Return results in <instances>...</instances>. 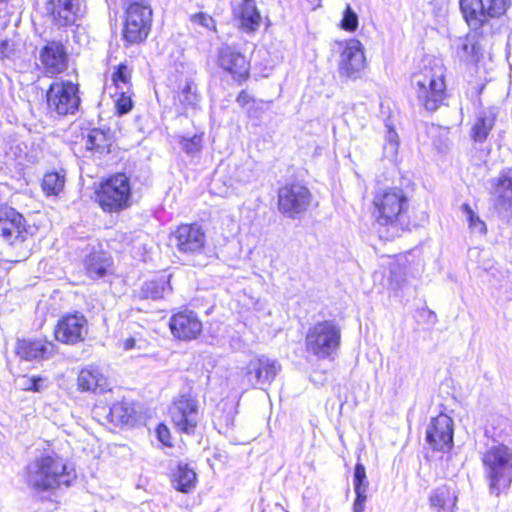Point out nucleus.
I'll use <instances>...</instances> for the list:
<instances>
[{
	"mask_svg": "<svg viewBox=\"0 0 512 512\" xmlns=\"http://www.w3.org/2000/svg\"><path fill=\"white\" fill-rule=\"evenodd\" d=\"M375 222L379 226V237L392 240L408 227L409 199L406 193L397 187L380 189L373 198Z\"/></svg>",
	"mask_w": 512,
	"mask_h": 512,
	"instance_id": "1",
	"label": "nucleus"
},
{
	"mask_svg": "<svg viewBox=\"0 0 512 512\" xmlns=\"http://www.w3.org/2000/svg\"><path fill=\"white\" fill-rule=\"evenodd\" d=\"M481 461L489 494L499 497L507 493L512 484V447L493 444L482 453Z\"/></svg>",
	"mask_w": 512,
	"mask_h": 512,
	"instance_id": "2",
	"label": "nucleus"
},
{
	"mask_svg": "<svg viewBox=\"0 0 512 512\" xmlns=\"http://www.w3.org/2000/svg\"><path fill=\"white\" fill-rule=\"evenodd\" d=\"M66 464L57 455H45L29 465L27 481L38 490H48L60 485H70L71 475Z\"/></svg>",
	"mask_w": 512,
	"mask_h": 512,
	"instance_id": "3",
	"label": "nucleus"
},
{
	"mask_svg": "<svg viewBox=\"0 0 512 512\" xmlns=\"http://www.w3.org/2000/svg\"><path fill=\"white\" fill-rule=\"evenodd\" d=\"M36 228L28 225L24 216L12 207L0 208V237L19 250L25 259L31 250V238Z\"/></svg>",
	"mask_w": 512,
	"mask_h": 512,
	"instance_id": "4",
	"label": "nucleus"
},
{
	"mask_svg": "<svg viewBox=\"0 0 512 512\" xmlns=\"http://www.w3.org/2000/svg\"><path fill=\"white\" fill-rule=\"evenodd\" d=\"M97 201L106 212H119L131 205V186L128 176L116 173L100 184Z\"/></svg>",
	"mask_w": 512,
	"mask_h": 512,
	"instance_id": "5",
	"label": "nucleus"
},
{
	"mask_svg": "<svg viewBox=\"0 0 512 512\" xmlns=\"http://www.w3.org/2000/svg\"><path fill=\"white\" fill-rule=\"evenodd\" d=\"M152 22V9L145 0H135L126 8V19L123 29V38L130 44L144 41Z\"/></svg>",
	"mask_w": 512,
	"mask_h": 512,
	"instance_id": "6",
	"label": "nucleus"
},
{
	"mask_svg": "<svg viewBox=\"0 0 512 512\" xmlns=\"http://www.w3.org/2000/svg\"><path fill=\"white\" fill-rule=\"evenodd\" d=\"M340 328L331 320L316 323L306 335L307 350L318 358L329 357L340 345Z\"/></svg>",
	"mask_w": 512,
	"mask_h": 512,
	"instance_id": "7",
	"label": "nucleus"
},
{
	"mask_svg": "<svg viewBox=\"0 0 512 512\" xmlns=\"http://www.w3.org/2000/svg\"><path fill=\"white\" fill-rule=\"evenodd\" d=\"M169 415L174 429L178 433L191 436L200 421L198 400L189 394L176 398L169 408Z\"/></svg>",
	"mask_w": 512,
	"mask_h": 512,
	"instance_id": "8",
	"label": "nucleus"
},
{
	"mask_svg": "<svg viewBox=\"0 0 512 512\" xmlns=\"http://www.w3.org/2000/svg\"><path fill=\"white\" fill-rule=\"evenodd\" d=\"M47 107L58 115L74 114L80 104L78 86L71 81H55L46 93Z\"/></svg>",
	"mask_w": 512,
	"mask_h": 512,
	"instance_id": "9",
	"label": "nucleus"
},
{
	"mask_svg": "<svg viewBox=\"0 0 512 512\" xmlns=\"http://www.w3.org/2000/svg\"><path fill=\"white\" fill-rule=\"evenodd\" d=\"M311 197L307 187L297 183L286 184L278 190V210L288 218H299L307 211Z\"/></svg>",
	"mask_w": 512,
	"mask_h": 512,
	"instance_id": "10",
	"label": "nucleus"
},
{
	"mask_svg": "<svg viewBox=\"0 0 512 512\" xmlns=\"http://www.w3.org/2000/svg\"><path fill=\"white\" fill-rule=\"evenodd\" d=\"M417 97L428 111H435L446 97V85L443 75L432 70L426 71L416 80Z\"/></svg>",
	"mask_w": 512,
	"mask_h": 512,
	"instance_id": "11",
	"label": "nucleus"
},
{
	"mask_svg": "<svg viewBox=\"0 0 512 512\" xmlns=\"http://www.w3.org/2000/svg\"><path fill=\"white\" fill-rule=\"evenodd\" d=\"M171 241L178 252L183 254H197L203 250L206 236L199 225L183 224L172 233Z\"/></svg>",
	"mask_w": 512,
	"mask_h": 512,
	"instance_id": "12",
	"label": "nucleus"
},
{
	"mask_svg": "<svg viewBox=\"0 0 512 512\" xmlns=\"http://www.w3.org/2000/svg\"><path fill=\"white\" fill-rule=\"evenodd\" d=\"M169 328L175 339L189 342L198 338L203 325L194 311L185 309L170 317Z\"/></svg>",
	"mask_w": 512,
	"mask_h": 512,
	"instance_id": "13",
	"label": "nucleus"
},
{
	"mask_svg": "<svg viewBox=\"0 0 512 512\" xmlns=\"http://www.w3.org/2000/svg\"><path fill=\"white\" fill-rule=\"evenodd\" d=\"M426 441L434 450L450 451L453 447V420L446 414L432 418L426 430Z\"/></svg>",
	"mask_w": 512,
	"mask_h": 512,
	"instance_id": "14",
	"label": "nucleus"
},
{
	"mask_svg": "<svg viewBox=\"0 0 512 512\" xmlns=\"http://www.w3.org/2000/svg\"><path fill=\"white\" fill-rule=\"evenodd\" d=\"M364 67L365 55L362 44L356 39L347 41L340 54V76L355 80L360 77Z\"/></svg>",
	"mask_w": 512,
	"mask_h": 512,
	"instance_id": "15",
	"label": "nucleus"
},
{
	"mask_svg": "<svg viewBox=\"0 0 512 512\" xmlns=\"http://www.w3.org/2000/svg\"><path fill=\"white\" fill-rule=\"evenodd\" d=\"M280 369L278 361L260 356L250 360L245 377L249 386L263 388L272 383Z\"/></svg>",
	"mask_w": 512,
	"mask_h": 512,
	"instance_id": "16",
	"label": "nucleus"
},
{
	"mask_svg": "<svg viewBox=\"0 0 512 512\" xmlns=\"http://www.w3.org/2000/svg\"><path fill=\"white\" fill-rule=\"evenodd\" d=\"M87 332L86 318L81 314H71L59 319L54 334L62 343L76 344L84 340Z\"/></svg>",
	"mask_w": 512,
	"mask_h": 512,
	"instance_id": "17",
	"label": "nucleus"
},
{
	"mask_svg": "<svg viewBox=\"0 0 512 512\" xmlns=\"http://www.w3.org/2000/svg\"><path fill=\"white\" fill-rule=\"evenodd\" d=\"M39 58L47 75L54 76L67 69L68 54L65 46L60 42H48L41 49Z\"/></svg>",
	"mask_w": 512,
	"mask_h": 512,
	"instance_id": "18",
	"label": "nucleus"
},
{
	"mask_svg": "<svg viewBox=\"0 0 512 512\" xmlns=\"http://www.w3.org/2000/svg\"><path fill=\"white\" fill-rule=\"evenodd\" d=\"M46 9L59 27L75 24L82 15L80 0H49Z\"/></svg>",
	"mask_w": 512,
	"mask_h": 512,
	"instance_id": "19",
	"label": "nucleus"
},
{
	"mask_svg": "<svg viewBox=\"0 0 512 512\" xmlns=\"http://www.w3.org/2000/svg\"><path fill=\"white\" fill-rule=\"evenodd\" d=\"M218 64L237 81L245 80L249 75V63L245 56L230 46L220 48Z\"/></svg>",
	"mask_w": 512,
	"mask_h": 512,
	"instance_id": "20",
	"label": "nucleus"
},
{
	"mask_svg": "<svg viewBox=\"0 0 512 512\" xmlns=\"http://www.w3.org/2000/svg\"><path fill=\"white\" fill-rule=\"evenodd\" d=\"M16 352L21 359L27 361L48 359L56 353V345L43 339L19 340Z\"/></svg>",
	"mask_w": 512,
	"mask_h": 512,
	"instance_id": "21",
	"label": "nucleus"
},
{
	"mask_svg": "<svg viewBox=\"0 0 512 512\" xmlns=\"http://www.w3.org/2000/svg\"><path fill=\"white\" fill-rule=\"evenodd\" d=\"M495 206L499 211H512V176L503 173L492 181Z\"/></svg>",
	"mask_w": 512,
	"mask_h": 512,
	"instance_id": "22",
	"label": "nucleus"
},
{
	"mask_svg": "<svg viewBox=\"0 0 512 512\" xmlns=\"http://www.w3.org/2000/svg\"><path fill=\"white\" fill-rule=\"evenodd\" d=\"M484 4V0H460V10L470 27L477 29L491 18Z\"/></svg>",
	"mask_w": 512,
	"mask_h": 512,
	"instance_id": "23",
	"label": "nucleus"
},
{
	"mask_svg": "<svg viewBox=\"0 0 512 512\" xmlns=\"http://www.w3.org/2000/svg\"><path fill=\"white\" fill-rule=\"evenodd\" d=\"M77 384L81 391L103 392L108 388L107 378L94 366H88L79 372Z\"/></svg>",
	"mask_w": 512,
	"mask_h": 512,
	"instance_id": "24",
	"label": "nucleus"
},
{
	"mask_svg": "<svg viewBox=\"0 0 512 512\" xmlns=\"http://www.w3.org/2000/svg\"><path fill=\"white\" fill-rule=\"evenodd\" d=\"M496 112L493 108L481 110L475 118L471 128V138L475 142L483 143L495 125Z\"/></svg>",
	"mask_w": 512,
	"mask_h": 512,
	"instance_id": "25",
	"label": "nucleus"
},
{
	"mask_svg": "<svg viewBox=\"0 0 512 512\" xmlns=\"http://www.w3.org/2000/svg\"><path fill=\"white\" fill-rule=\"evenodd\" d=\"M235 17L240 21L243 30L256 31L261 22L260 13L254 0H243L234 11Z\"/></svg>",
	"mask_w": 512,
	"mask_h": 512,
	"instance_id": "26",
	"label": "nucleus"
},
{
	"mask_svg": "<svg viewBox=\"0 0 512 512\" xmlns=\"http://www.w3.org/2000/svg\"><path fill=\"white\" fill-rule=\"evenodd\" d=\"M486 435L492 438L494 444L512 446V421L505 417H496L486 428Z\"/></svg>",
	"mask_w": 512,
	"mask_h": 512,
	"instance_id": "27",
	"label": "nucleus"
},
{
	"mask_svg": "<svg viewBox=\"0 0 512 512\" xmlns=\"http://www.w3.org/2000/svg\"><path fill=\"white\" fill-rule=\"evenodd\" d=\"M111 266V259L104 251H93L85 260V269L92 279L103 277Z\"/></svg>",
	"mask_w": 512,
	"mask_h": 512,
	"instance_id": "28",
	"label": "nucleus"
},
{
	"mask_svg": "<svg viewBox=\"0 0 512 512\" xmlns=\"http://www.w3.org/2000/svg\"><path fill=\"white\" fill-rule=\"evenodd\" d=\"M173 487L183 493L190 492L196 483V473L187 464H179L173 475Z\"/></svg>",
	"mask_w": 512,
	"mask_h": 512,
	"instance_id": "29",
	"label": "nucleus"
},
{
	"mask_svg": "<svg viewBox=\"0 0 512 512\" xmlns=\"http://www.w3.org/2000/svg\"><path fill=\"white\" fill-rule=\"evenodd\" d=\"M429 501L432 507L438 510H447L455 506L457 496L454 490L444 485L432 491Z\"/></svg>",
	"mask_w": 512,
	"mask_h": 512,
	"instance_id": "30",
	"label": "nucleus"
},
{
	"mask_svg": "<svg viewBox=\"0 0 512 512\" xmlns=\"http://www.w3.org/2000/svg\"><path fill=\"white\" fill-rule=\"evenodd\" d=\"M200 99L197 85L191 78H187L178 93L179 103L184 110H195L199 105Z\"/></svg>",
	"mask_w": 512,
	"mask_h": 512,
	"instance_id": "31",
	"label": "nucleus"
},
{
	"mask_svg": "<svg viewBox=\"0 0 512 512\" xmlns=\"http://www.w3.org/2000/svg\"><path fill=\"white\" fill-rule=\"evenodd\" d=\"M85 146L88 150L103 153L109 151L110 139L101 129H92L86 136Z\"/></svg>",
	"mask_w": 512,
	"mask_h": 512,
	"instance_id": "32",
	"label": "nucleus"
},
{
	"mask_svg": "<svg viewBox=\"0 0 512 512\" xmlns=\"http://www.w3.org/2000/svg\"><path fill=\"white\" fill-rule=\"evenodd\" d=\"M170 291L171 287L169 283L164 279L148 281L145 282L142 286L141 297L157 300L163 298Z\"/></svg>",
	"mask_w": 512,
	"mask_h": 512,
	"instance_id": "33",
	"label": "nucleus"
},
{
	"mask_svg": "<svg viewBox=\"0 0 512 512\" xmlns=\"http://www.w3.org/2000/svg\"><path fill=\"white\" fill-rule=\"evenodd\" d=\"M133 408L125 402L114 403L109 408L108 417L114 424H127L133 418Z\"/></svg>",
	"mask_w": 512,
	"mask_h": 512,
	"instance_id": "34",
	"label": "nucleus"
},
{
	"mask_svg": "<svg viewBox=\"0 0 512 512\" xmlns=\"http://www.w3.org/2000/svg\"><path fill=\"white\" fill-rule=\"evenodd\" d=\"M65 183V176L59 172L46 173L43 177L42 188L47 195L59 194Z\"/></svg>",
	"mask_w": 512,
	"mask_h": 512,
	"instance_id": "35",
	"label": "nucleus"
},
{
	"mask_svg": "<svg viewBox=\"0 0 512 512\" xmlns=\"http://www.w3.org/2000/svg\"><path fill=\"white\" fill-rule=\"evenodd\" d=\"M131 72L128 69L127 65L121 63L117 66L116 70L113 72L112 81L116 87V91L118 90H130L131 89Z\"/></svg>",
	"mask_w": 512,
	"mask_h": 512,
	"instance_id": "36",
	"label": "nucleus"
},
{
	"mask_svg": "<svg viewBox=\"0 0 512 512\" xmlns=\"http://www.w3.org/2000/svg\"><path fill=\"white\" fill-rule=\"evenodd\" d=\"M389 279L394 288H401L405 282V264L399 261H391L389 264Z\"/></svg>",
	"mask_w": 512,
	"mask_h": 512,
	"instance_id": "37",
	"label": "nucleus"
},
{
	"mask_svg": "<svg viewBox=\"0 0 512 512\" xmlns=\"http://www.w3.org/2000/svg\"><path fill=\"white\" fill-rule=\"evenodd\" d=\"M486 11L491 18H500L512 5V0H484Z\"/></svg>",
	"mask_w": 512,
	"mask_h": 512,
	"instance_id": "38",
	"label": "nucleus"
},
{
	"mask_svg": "<svg viewBox=\"0 0 512 512\" xmlns=\"http://www.w3.org/2000/svg\"><path fill=\"white\" fill-rule=\"evenodd\" d=\"M353 486L355 493H367L369 482L366 476L365 466L362 463H357L354 468Z\"/></svg>",
	"mask_w": 512,
	"mask_h": 512,
	"instance_id": "39",
	"label": "nucleus"
},
{
	"mask_svg": "<svg viewBox=\"0 0 512 512\" xmlns=\"http://www.w3.org/2000/svg\"><path fill=\"white\" fill-rule=\"evenodd\" d=\"M462 212L465 214L472 232L484 234L486 232V224L474 213L468 204H463Z\"/></svg>",
	"mask_w": 512,
	"mask_h": 512,
	"instance_id": "40",
	"label": "nucleus"
},
{
	"mask_svg": "<svg viewBox=\"0 0 512 512\" xmlns=\"http://www.w3.org/2000/svg\"><path fill=\"white\" fill-rule=\"evenodd\" d=\"M118 98L115 101V107L119 115L127 114L133 107L132 91L130 90H118L115 92Z\"/></svg>",
	"mask_w": 512,
	"mask_h": 512,
	"instance_id": "41",
	"label": "nucleus"
},
{
	"mask_svg": "<svg viewBox=\"0 0 512 512\" xmlns=\"http://www.w3.org/2000/svg\"><path fill=\"white\" fill-rule=\"evenodd\" d=\"M179 144L188 155H194L201 149L202 137L200 135H194L189 138L181 137Z\"/></svg>",
	"mask_w": 512,
	"mask_h": 512,
	"instance_id": "42",
	"label": "nucleus"
},
{
	"mask_svg": "<svg viewBox=\"0 0 512 512\" xmlns=\"http://www.w3.org/2000/svg\"><path fill=\"white\" fill-rule=\"evenodd\" d=\"M468 256L471 261H477L479 263V267L485 271H488L492 268V262L490 259H486L487 253L484 250H481L477 247L470 248L468 251Z\"/></svg>",
	"mask_w": 512,
	"mask_h": 512,
	"instance_id": "43",
	"label": "nucleus"
},
{
	"mask_svg": "<svg viewBox=\"0 0 512 512\" xmlns=\"http://www.w3.org/2000/svg\"><path fill=\"white\" fill-rule=\"evenodd\" d=\"M148 346L149 342L142 337L132 336L122 340V347L125 351H145Z\"/></svg>",
	"mask_w": 512,
	"mask_h": 512,
	"instance_id": "44",
	"label": "nucleus"
},
{
	"mask_svg": "<svg viewBox=\"0 0 512 512\" xmlns=\"http://www.w3.org/2000/svg\"><path fill=\"white\" fill-rule=\"evenodd\" d=\"M341 27L346 31H355L358 27V16L348 5L344 11Z\"/></svg>",
	"mask_w": 512,
	"mask_h": 512,
	"instance_id": "45",
	"label": "nucleus"
},
{
	"mask_svg": "<svg viewBox=\"0 0 512 512\" xmlns=\"http://www.w3.org/2000/svg\"><path fill=\"white\" fill-rule=\"evenodd\" d=\"M47 387V379L41 376H32L30 378H24L23 389L41 392Z\"/></svg>",
	"mask_w": 512,
	"mask_h": 512,
	"instance_id": "46",
	"label": "nucleus"
},
{
	"mask_svg": "<svg viewBox=\"0 0 512 512\" xmlns=\"http://www.w3.org/2000/svg\"><path fill=\"white\" fill-rule=\"evenodd\" d=\"M457 55L461 59H468L474 50V45L468 39H459L456 45Z\"/></svg>",
	"mask_w": 512,
	"mask_h": 512,
	"instance_id": "47",
	"label": "nucleus"
},
{
	"mask_svg": "<svg viewBox=\"0 0 512 512\" xmlns=\"http://www.w3.org/2000/svg\"><path fill=\"white\" fill-rule=\"evenodd\" d=\"M387 145L385 150H389L391 154H396L398 149V135L393 129L388 130L387 134Z\"/></svg>",
	"mask_w": 512,
	"mask_h": 512,
	"instance_id": "48",
	"label": "nucleus"
},
{
	"mask_svg": "<svg viewBox=\"0 0 512 512\" xmlns=\"http://www.w3.org/2000/svg\"><path fill=\"white\" fill-rule=\"evenodd\" d=\"M192 21L196 24H199L207 29L214 27V20L212 17L204 14V13H198L192 16Z\"/></svg>",
	"mask_w": 512,
	"mask_h": 512,
	"instance_id": "49",
	"label": "nucleus"
},
{
	"mask_svg": "<svg viewBox=\"0 0 512 512\" xmlns=\"http://www.w3.org/2000/svg\"><path fill=\"white\" fill-rule=\"evenodd\" d=\"M157 436H158V439L159 441L166 445V446H169L171 447L172 446V443L170 441V430L169 428L164 425V424H160L158 427H157Z\"/></svg>",
	"mask_w": 512,
	"mask_h": 512,
	"instance_id": "50",
	"label": "nucleus"
},
{
	"mask_svg": "<svg viewBox=\"0 0 512 512\" xmlns=\"http://www.w3.org/2000/svg\"><path fill=\"white\" fill-rule=\"evenodd\" d=\"M356 498L353 503V512H363L365 509V503L367 500V493H355Z\"/></svg>",
	"mask_w": 512,
	"mask_h": 512,
	"instance_id": "51",
	"label": "nucleus"
},
{
	"mask_svg": "<svg viewBox=\"0 0 512 512\" xmlns=\"http://www.w3.org/2000/svg\"><path fill=\"white\" fill-rule=\"evenodd\" d=\"M13 51V44L6 38L0 36V56L8 57Z\"/></svg>",
	"mask_w": 512,
	"mask_h": 512,
	"instance_id": "52",
	"label": "nucleus"
},
{
	"mask_svg": "<svg viewBox=\"0 0 512 512\" xmlns=\"http://www.w3.org/2000/svg\"><path fill=\"white\" fill-rule=\"evenodd\" d=\"M250 101H251V97L246 91H241L236 98V102L241 107H245Z\"/></svg>",
	"mask_w": 512,
	"mask_h": 512,
	"instance_id": "53",
	"label": "nucleus"
},
{
	"mask_svg": "<svg viewBox=\"0 0 512 512\" xmlns=\"http://www.w3.org/2000/svg\"><path fill=\"white\" fill-rule=\"evenodd\" d=\"M511 42H512V37H510V38L508 39V45H510V44H511Z\"/></svg>",
	"mask_w": 512,
	"mask_h": 512,
	"instance_id": "54",
	"label": "nucleus"
},
{
	"mask_svg": "<svg viewBox=\"0 0 512 512\" xmlns=\"http://www.w3.org/2000/svg\"><path fill=\"white\" fill-rule=\"evenodd\" d=\"M4 1H5V0H0V3H1V2H4Z\"/></svg>",
	"mask_w": 512,
	"mask_h": 512,
	"instance_id": "55",
	"label": "nucleus"
}]
</instances>
